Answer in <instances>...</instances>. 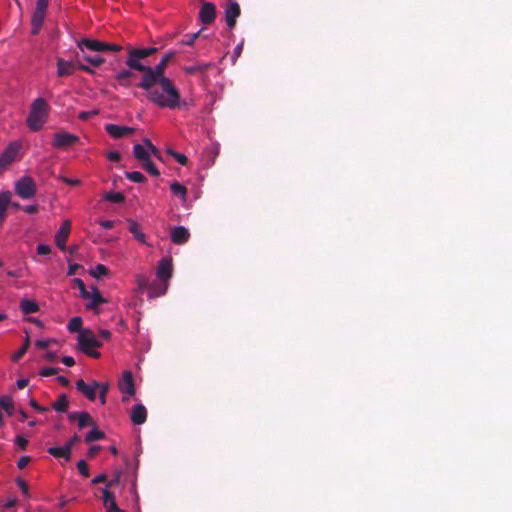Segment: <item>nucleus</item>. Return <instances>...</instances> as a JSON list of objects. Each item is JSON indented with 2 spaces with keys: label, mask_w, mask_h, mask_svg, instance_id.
<instances>
[{
  "label": "nucleus",
  "mask_w": 512,
  "mask_h": 512,
  "mask_svg": "<svg viewBox=\"0 0 512 512\" xmlns=\"http://www.w3.org/2000/svg\"><path fill=\"white\" fill-rule=\"evenodd\" d=\"M173 158L181 165H186L188 161L187 157L184 154L178 152L173 153Z\"/></svg>",
  "instance_id": "nucleus-55"
},
{
  "label": "nucleus",
  "mask_w": 512,
  "mask_h": 512,
  "mask_svg": "<svg viewBox=\"0 0 512 512\" xmlns=\"http://www.w3.org/2000/svg\"><path fill=\"white\" fill-rule=\"evenodd\" d=\"M133 155L139 162L148 160L150 158L149 150L142 144H135L133 146Z\"/></svg>",
  "instance_id": "nucleus-24"
},
{
  "label": "nucleus",
  "mask_w": 512,
  "mask_h": 512,
  "mask_svg": "<svg viewBox=\"0 0 512 512\" xmlns=\"http://www.w3.org/2000/svg\"><path fill=\"white\" fill-rule=\"evenodd\" d=\"M36 249L39 255H49L51 253L50 246L46 244H39Z\"/></svg>",
  "instance_id": "nucleus-48"
},
{
  "label": "nucleus",
  "mask_w": 512,
  "mask_h": 512,
  "mask_svg": "<svg viewBox=\"0 0 512 512\" xmlns=\"http://www.w3.org/2000/svg\"><path fill=\"white\" fill-rule=\"evenodd\" d=\"M171 241L177 245H183L188 242L190 233L187 228L183 226H176L171 230Z\"/></svg>",
  "instance_id": "nucleus-16"
},
{
  "label": "nucleus",
  "mask_w": 512,
  "mask_h": 512,
  "mask_svg": "<svg viewBox=\"0 0 512 512\" xmlns=\"http://www.w3.org/2000/svg\"><path fill=\"white\" fill-rule=\"evenodd\" d=\"M16 482H17L18 487H19V488L21 489V491L23 492V494H24L25 496H28V495H29V488H28L27 483H26L24 480L20 479V478H18V479L16 480Z\"/></svg>",
  "instance_id": "nucleus-50"
},
{
  "label": "nucleus",
  "mask_w": 512,
  "mask_h": 512,
  "mask_svg": "<svg viewBox=\"0 0 512 512\" xmlns=\"http://www.w3.org/2000/svg\"><path fill=\"white\" fill-rule=\"evenodd\" d=\"M119 389L121 392L133 396L135 394L133 375L130 371H125L119 382Z\"/></svg>",
  "instance_id": "nucleus-18"
},
{
  "label": "nucleus",
  "mask_w": 512,
  "mask_h": 512,
  "mask_svg": "<svg viewBox=\"0 0 512 512\" xmlns=\"http://www.w3.org/2000/svg\"><path fill=\"white\" fill-rule=\"evenodd\" d=\"M147 149L149 150L150 156L153 155L155 158L162 160L160 151L154 145H151V147Z\"/></svg>",
  "instance_id": "nucleus-59"
},
{
  "label": "nucleus",
  "mask_w": 512,
  "mask_h": 512,
  "mask_svg": "<svg viewBox=\"0 0 512 512\" xmlns=\"http://www.w3.org/2000/svg\"><path fill=\"white\" fill-rule=\"evenodd\" d=\"M77 469L82 476L89 477V468L85 460H79L77 462Z\"/></svg>",
  "instance_id": "nucleus-43"
},
{
  "label": "nucleus",
  "mask_w": 512,
  "mask_h": 512,
  "mask_svg": "<svg viewBox=\"0 0 512 512\" xmlns=\"http://www.w3.org/2000/svg\"><path fill=\"white\" fill-rule=\"evenodd\" d=\"M133 73L130 70H122L115 76L116 80L121 86L127 87L130 84V78Z\"/></svg>",
  "instance_id": "nucleus-30"
},
{
  "label": "nucleus",
  "mask_w": 512,
  "mask_h": 512,
  "mask_svg": "<svg viewBox=\"0 0 512 512\" xmlns=\"http://www.w3.org/2000/svg\"><path fill=\"white\" fill-rule=\"evenodd\" d=\"M109 272L108 268L103 265V264H98L96 265V267L94 268V270H92L91 274L93 277L95 278H100L102 276H105L107 275Z\"/></svg>",
  "instance_id": "nucleus-40"
},
{
  "label": "nucleus",
  "mask_w": 512,
  "mask_h": 512,
  "mask_svg": "<svg viewBox=\"0 0 512 512\" xmlns=\"http://www.w3.org/2000/svg\"><path fill=\"white\" fill-rule=\"evenodd\" d=\"M121 50H122V46L121 45L114 44V43H106L105 42L104 51L119 52Z\"/></svg>",
  "instance_id": "nucleus-49"
},
{
  "label": "nucleus",
  "mask_w": 512,
  "mask_h": 512,
  "mask_svg": "<svg viewBox=\"0 0 512 512\" xmlns=\"http://www.w3.org/2000/svg\"><path fill=\"white\" fill-rule=\"evenodd\" d=\"M61 180H62V182H64L67 185H70V186H76V185L80 184V180L79 179H70V178H67V177H62Z\"/></svg>",
  "instance_id": "nucleus-62"
},
{
  "label": "nucleus",
  "mask_w": 512,
  "mask_h": 512,
  "mask_svg": "<svg viewBox=\"0 0 512 512\" xmlns=\"http://www.w3.org/2000/svg\"><path fill=\"white\" fill-rule=\"evenodd\" d=\"M98 386H100V383L96 381H93L91 385L86 384L82 379H79L76 382L77 390L85 395L90 401H94L96 399Z\"/></svg>",
  "instance_id": "nucleus-13"
},
{
  "label": "nucleus",
  "mask_w": 512,
  "mask_h": 512,
  "mask_svg": "<svg viewBox=\"0 0 512 512\" xmlns=\"http://www.w3.org/2000/svg\"><path fill=\"white\" fill-rule=\"evenodd\" d=\"M97 111H82L79 113L78 118L81 120H87L91 116L96 115Z\"/></svg>",
  "instance_id": "nucleus-58"
},
{
  "label": "nucleus",
  "mask_w": 512,
  "mask_h": 512,
  "mask_svg": "<svg viewBox=\"0 0 512 512\" xmlns=\"http://www.w3.org/2000/svg\"><path fill=\"white\" fill-rule=\"evenodd\" d=\"M61 362L64 365L69 366V367H71V366H73L75 364V360L71 356H64V357H62Z\"/></svg>",
  "instance_id": "nucleus-63"
},
{
  "label": "nucleus",
  "mask_w": 512,
  "mask_h": 512,
  "mask_svg": "<svg viewBox=\"0 0 512 512\" xmlns=\"http://www.w3.org/2000/svg\"><path fill=\"white\" fill-rule=\"evenodd\" d=\"M48 453L55 458H65L66 460H69L71 457L69 447L65 445L63 447H50Z\"/></svg>",
  "instance_id": "nucleus-23"
},
{
  "label": "nucleus",
  "mask_w": 512,
  "mask_h": 512,
  "mask_svg": "<svg viewBox=\"0 0 512 512\" xmlns=\"http://www.w3.org/2000/svg\"><path fill=\"white\" fill-rule=\"evenodd\" d=\"M73 282H74L75 286L79 289L80 296L83 299H89L90 294L88 293L89 290L86 288L85 283L80 278H75L73 280Z\"/></svg>",
  "instance_id": "nucleus-37"
},
{
  "label": "nucleus",
  "mask_w": 512,
  "mask_h": 512,
  "mask_svg": "<svg viewBox=\"0 0 512 512\" xmlns=\"http://www.w3.org/2000/svg\"><path fill=\"white\" fill-rule=\"evenodd\" d=\"M54 340L52 339H40L35 341V346L39 349L47 348Z\"/></svg>",
  "instance_id": "nucleus-47"
},
{
  "label": "nucleus",
  "mask_w": 512,
  "mask_h": 512,
  "mask_svg": "<svg viewBox=\"0 0 512 512\" xmlns=\"http://www.w3.org/2000/svg\"><path fill=\"white\" fill-rule=\"evenodd\" d=\"M157 51L158 49L156 47L130 48L128 50L126 65L129 69L144 73L148 66L143 65L140 60L155 54Z\"/></svg>",
  "instance_id": "nucleus-4"
},
{
  "label": "nucleus",
  "mask_w": 512,
  "mask_h": 512,
  "mask_svg": "<svg viewBox=\"0 0 512 512\" xmlns=\"http://www.w3.org/2000/svg\"><path fill=\"white\" fill-rule=\"evenodd\" d=\"M30 406L33 407L38 412H46L48 409L38 404V402L34 399L30 401Z\"/></svg>",
  "instance_id": "nucleus-60"
},
{
  "label": "nucleus",
  "mask_w": 512,
  "mask_h": 512,
  "mask_svg": "<svg viewBox=\"0 0 512 512\" xmlns=\"http://www.w3.org/2000/svg\"><path fill=\"white\" fill-rule=\"evenodd\" d=\"M100 226L103 227L104 229H112L114 227V222L111 221V220H102L100 221Z\"/></svg>",
  "instance_id": "nucleus-64"
},
{
  "label": "nucleus",
  "mask_w": 512,
  "mask_h": 512,
  "mask_svg": "<svg viewBox=\"0 0 512 512\" xmlns=\"http://www.w3.org/2000/svg\"><path fill=\"white\" fill-rule=\"evenodd\" d=\"M76 69V65L73 62L66 61L62 58L57 60V76L65 77L73 75Z\"/></svg>",
  "instance_id": "nucleus-21"
},
{
  "label": "nucleus",
  "mask_w": 512,
  "mask_h": 512,
  "mask_svg": "<svg viewBox=\"0 0 512 512\" xmlns=\"http://www.w3.org/2000/svg\"><path fill=\"white\" fill-rule=\"evenodd\" d=\"M106 156H107V159L112 162H118L121 159V155L117 151H110L109 153H107Z\"/></svg>",
  "instance_id": "nucleus-54"
},
{
  "label": "nucleus",
  "mask_w": 512,
  "mask_h": 512,
  "mask_svg": "<svg viewBox=\"0 0 512 512\" xmlns=\"http://www.w3.org/2000/svg\"><path fill=\"white\" fill-rule=\"evenodd\" d=\"M57 372H58L57 368L45 367V368L41 369L39 374L43 377H48V376L57 374Z\"/></svg>",
  "instance_id": "nucleus-46"
},
{
  "label": "nucleus",
  "mask_w": 512,
  "mask_h": 512,
  "mask_svg": "<svg viewBox=\"0 0 512 512\" xmlns=\"http://www.w3.org/2000/svg\"><path fill=\"white\" fill-rule=\"evenodd\" d=\"M107 481V475L106 474H99L95 478L92 479V484H99V483H105Z\"/></svg>",
  "instance_id": "nucleus-61"
},
{
  "label": "nucleus",
  "mask_w": 512,
  "mask_h": 512,
  "mask_svg": "<svg viewBox=\"0 0 512 512\" xmlns=\"http://www.w3.org/2000/svg\"><path fill=\"white\" fill-rule=\"evenodd\" d=\"M82 323H83V320L81 317L79 316H76V317H73L70 319L68 325H67V329L70 331V332H78V334L80 333V331H82Z\"/></svg>",
  "instance_id": "nucleus-32"
},
{
  "label": "nucleus",
  "mask_w": 512,
  "mask_h": 512,
  "mask_svg": "<svg viewBox=\"0 0 512 512\" xmlns=\"http://www.w3.org/2000/svg\"><path fill=\"white\" fill-rule=\"evenodd\" d=\"M78 47L81 52H85L84 48L94 52H104L105 42L83 38L78 42Z\"/></svg>",
  "instance_id": "nucleus-17"
},
{
  "label": "nucleus",
  "mask_w": 512,
  "mask_h": 512,
  "mask_svg": "<svg viewBox=\"0 0 512 512\" xmlns=\"http://www.w3.org/2000/svg\"><path fill=\"white\" fill-rule=\"evenodd\" d=\"M79 429H84L88 426H95V422L88 412H79L77 419Z\"/></svg>",
  "instance_id": "nucleus-28"
},
{
  "label": "nucleus",
  "mask_w": 512,
  "mask_h": 512,
  "mask_svg": "<svg viewBox=\"0 0 512 512\" xmlns=\"http://www.w3.org/2000/svg\"><path fill=\"white\" fill-rule=\"evenodd\" d=\"M104 507L106 509V512H121V510L116 504V501H111L107 504H104Z\"/></svg>",
  "instance_id": "nucleus-51"
},
{
  "label": "nucleus",
  "mask_w": 512,
  "mask_h": 512,
  "mask_svg": "<svg viewBox=\"0 0 512 512\" xmlns=\"http://www.w3.org/2000/svg\"><path fill=\"white\" fill-rule=\"evenodd\" d=\"M29 344H30L29 337H27L24 344L22 345V347H20V349L13 354L12 361L18 362L27 352Z\"/></svg>",
  "instance_id": "nucleus-38"
},
{
  "label": "nucleus",
  "mask_w": 512,
  "mask_h": 512,
  "mask_svg": "<svg viewBox=\"0 0 512 512\" xmlns=\"http://www.w3.org/2000/svg\"><path fill=\"white\" fill-rule=\"evenodd\" d=\"M241 10L237 2H230L225 9V21L230 29L236 26L237 18L240 16Z\"/></svg>",
  "instance_id": "nucleus-12"
},
{
  "label": "nucleus",
  "mask_w": 512,
  "mask_h": 512,
  "mask_svg": "<svg viewBox=\"0 0 512 512\" xmlns=\"http://www.w3.org/2000/svg\"><path fill=\"white\" fill-rule=\"evenodd\" d=\"M129 231L134 235V237L142 244L146 243V236L144 233L140 231V226L135 221H129Z\"/></svg>",
  "instance_id": "nucleus-29"
},
{
  "label": "nucleus",
  "mask_w": 512,
  "mask_h": 512,
  "mask_svg": "<svg viewBox=\"0 0 512 512\" xmlns=\"http://www.w3.org/2000/svg\"><path fill=\"white\" fill-rule=\"evenodd\" d=\"M216 18V7L212 2H204L199 11V19L205 24L209 25L214 22Z\"/></svg>",
  "instance_id": "nucleus-10"
},
{
  "label": "nucleus",
  "mask_w": 512,
  "mask_h": 512,
  "mask_svg": "<svg viewBox=\"0 0 512 512\" xmlns=\"http://www.w3.org/2000/svg\"><path fill=\"white\" fill-rule=\"evenodd\" d=\"M200 36V31L194 34H186L183 39L181 40V43L183 45L191 46L194 44L195 40Z\"/></svg>",
  "instance_id": "nucleus-41"
},
{
  "label": "nucleus",
  "mask_w": 512,
  "mask_h": 512,
  "mask_svg": "<svg viewBox=\"0 0 512 512\" xmlns=\"http://www.w3.org/2000/svg\"><path fill=\"white\" fill-rule=\"evenodd\" d=\"M48 8V0H37L36 7L32 15L31 25H32V34L36 35L40 29L42 28L46 11Z\"/></svg>",
  "instance_id": "nucleus-5"
},
{
  "label": "nucleus",
  "mask_w": 512,
  "mask_h": 512,
  "mask_svg": "<svg viewBox=\"0 0 512 512\" xmlns=\"http://www.w3.org/2000/svg\"><path fill=\"white\" fill-rule=\"evenodd\" d=\"M104 199L111 203H122L125 200V196L121 192H108L105 194Z\"/></svg>",
  "instance_id": "nucleus-35"
},
{
  "label": "nucleus",
  "mask_w": 512,
  "mask_h": 512,
  "mask_svg": "<svg viewBox=\"0 0 512 512\" xmlns=\"http://www.w3.org/2000/svg\"><path fill=\"white\" fill-rule=\"evenodd\" d=\"M11 204V193L9 191L0 193V210H7Z\"/></svg>",
  "instance_id": "nucleus-39"
},
{
  "label": "nucleus",
  "mask_w": 512,
  "mask_h": 512,
  "mask_svg": "<svg viewBox=\"0 0 512 512\" xmlns=\"http://www.w3.org/2000/svg\"><path fill=\"white\" fill-rule=\"evenodd\" d=\"M71 231V222L69 220H65L57 233L55 234V243L58 248L62 251L66 249V242L69 237Z\"/></svg>",
  "instance_id": "nucleus-11"
},
{
  "label": "nucleus",
  "mask_w": 512,
  "mask_h": 512,
  "mask_svg": "<svg viewBox=\"0 0 512 512\" xmlns=\"http://www.w3.org/2000/svg\"><path fill=\"white\" fill-rule=\"evenodd\" d=\"M30 461L31 458L29 456H22L17 462V467L19 469H24L29 464Z\"/></svg>",
  "instance_id": "nucleus-52"
},
{
  "label": "nucleus",
  "mask_w": 512,
  "mask_h": 512,
  "mask_svg": "<svg viewBox=\"0 0 512 512\" xmlns=\"http://www.w3.org/2000/svg\"><path fill=\"white\" fill-rule=\"evenodd\" d=\"M141 167L147 172L149 173L150 175L152 176H159L160 175V172L158 170V168L154 165V163L151 161V158H149L148 160H144L141 162Z\"/></svg>",
  "instance_id": "nucleus-33"
},
{
  "label": "nucleus",
  "mask_w": 512,
  "mask_h": 512,
  "mask_svg": "<svg viewBox=\"0 0 512 512\" xmlns=\"http://www.w3.org/2000/svg\"><path fill=\"white\" fill-rule=\"evenodd\" d=\"M15 192L22 199H30L36 193V185L34 180L29 176L20 178L15 183Z\"/></svg>",
  "instance_id": "nucleus-6"
},
{
  "label": "nucleus",
  "mask_w": 512,
  "mask_h": 512,
  "mask_svg": "<svg viewBox=\"0 0 512 512\" xmlns=\"http://www.w3.org/2000/svg\"><path fill=\"white\" fill-rule=\"evenodd\" d=\"M137 284L141 290L147 289L149 297L155 298L162 296L166 293L167 285L150 284L148 278L145 276L137 277Z\"/></svg>",
  "instance_id": "nucleus-9"
},
{
  "label": "nucleus",
  "mask_w": 512,
  "mask_h": 512,
  "mask_svg": "<svg viewBox=\"0 0 512 512\" xmlns=\"http://www.w3.org/2000/svg\"><path fill=\"white\" fill-rule=\"evenodd\" d=\"M79 349L86 355L92 358H99L101 354L96 351L97 348L102 346V343L97 340L95 334L90 329L80 331L77 337Z\"/></svg>",
  "instance_id": "nucleus-3"
},
{
  "label": "nucleus",
  "mask_w": 512,
  "mask_h": 512,
  "mask_svg": "<svg viewBox=\"0 0 512 512\" xmlns=\"http://www.w3.org/2000/svg\"><path fill=\"white\" fill-rule=\"evenodd\" d=\"M93 429L90 430L86 435H85V438H84V441L85 443L87 444H90L92 442H95V441H99V440H102L105 438V434L104 432H102L101 430H99L96 425L95 426H92Z\"/></svg>",
  "instance_id": "nucleus-25"
},
{
  "label": "nucleus",
  "mask_w": 512,
  "mask_h": 512,
  "mask_svg": "<svg viewBox=\"0 0 512 512\" xmlns=\"http://www.w3.org/2000/svg\"><path fill=\"white\" fill-rule=\"evenodd\" d=\"M81 53H82L83 60L88 62L90 65H92L94 67H99L105 61L104 58H102L100 56H91V55L87 54L86 52H81Z\"/></svg>",
  "instance_id": "nucleus-34"
},
{
  "label": "nucleus",
  "mask_w": 512,
  "mask_h": 512,
  "mask_svg": "<svg viewBox=\"0 0 512 512\" xmlns=\"http://www.w3.org/2000/svg\"><path fill=\"white\" fill-rule=\"evenodd\" d=\"M122 472L120 470L115 471L112 479L107 482V487L113 488L119 485L121 480Z\"/></svg>",
  "instance_id": "nucleus-42"
},
{
  "label": "nucleus",
  "mask_w": 512,
  "mask_h": 512,
  "mask_svg": "<svg viewBox=\"0 0 512 512\" xmlns=\"http://www.w3.org/2000/svg\"><path fill=\"white\" fill-rule=\"evenodd\" d=\"M80 440V437L75 434L74 436H72L66 443H65V446L66 447H69V450L70 452H72V448L73 446Z\"/></svg>",
  "instance_id": "nucleus-56"
},
{
  "label": "nucleus",
  "mask_w": 512,
  "mask_h": 512,
  "mask_svg": "<svg viewBox=\"0 0 512 512\" xmlns=\"http://www.w3.org/2000/svg\"><path fill=\"white\" fill-rule=\"evenodd\" d=\"M105 131L113 138L118 139L134 132V128L119 126L116 124H106Z\"/></svg>",
  "instance_id": "nucleus-15"
},
{
  "label": "nucleus",
  "mask_w": 512,
  "mask_h": 512,
  "mask_svg": "<svg viewBox=\"0 0 512 512\" xmlns=\"http://www.w3.org/2000/svg\"><path fill=\"white\" fill-rule=\"evenodd\" d=\"M21 144L18 142H11L4 151L0 154V172L7 169L17 158Z\"/></svg>",
  "instance_id": "nucleus-7"
},
{
  "label": "nucleus",
  "mask_w": 512,
  "mask_h": 512,
  "mask_svg": "<svg viewBox=\"0 0 512 512\" xmlns=\"http://www.w3.org/2000/svg\"><path fill=\"white\" fill-rule=\"evenodd\" d=\"M69 407V401L66 394L59 395L58 399L52 404V408L57 412H66Z\"/></svg>",
  "instance_id": "nucleus-27"
},
{
  "label": "nucleus",
  "mask_w": 512,
  "mask_h": 512,
  "mask_svg": "<svg viewBox=\"0 0 512 512\" xmlns=\"http://www.w3.org/2000/svg\"><path fill=\"white\" fill-rule=\"evenodd\" d=\"M172 270V260L170 258H163L160 260L157 268V277L161 281L167 282L172 277Z\"/></svg>",
  "instance_id": "nucleus-14"
},
{
  "label": "nucleus",
  "mask_w": 512,
  "mask_h": 512,
  "mask_svg": "<svg viewBox=\"0 0 512 512\" xmlns=\"http://www.w3.org/2000/svg\"><path fill=\"white\" fill-rule=\"evenodd\" d=\"M80 138L77 135L68 132H57L53 136L52 146L58 149H67L76 143Z\"/></svg>",
  "instance_id": "nucleus-8"
},
{
  "label": "nucleus",
  "mask_w": 512,
  "mask_h": 512,
  "mask_svg": "<svg viewBox=\"0 0 512 512\" xmlns=\"http://www.w3.org/2000/svg\"><path fill=\"white\" fill-rule=\"evenodd\" d=\"M97 390H99V397H100L101 403L105 404V402H106V394H107V391H108V385L105 384V383H100V386H98Z\"/></svg>",
  "instance_id": "nucleus-44"
},
{
  "label": "nucleus",
  "mask_w": 512,
  "mask_h": 512,
  "mask_svg": "<svg viewBox=\"0 0 512 512\" xmlns=\"http://www.w3.org/2000/svg\"><path fill=\"white\" fill-rule=\"evenodd\" d=\"M0 410H4L8 416L15 412L14 402L11 396L3 395L0 397Z\"/></svg>",
  "instance_id": "nucleus-22"
},
{
  "label": "nucleus",
  "mask_w": 512,
  "mask_h": 512,
  "mask_svg": "<svg viewBox=\"0 0 512 512\" xmlns=\"http://www.w3.org/2000/svg\"><path fill=\"white\" fill-rule=\"evenodd\" d=\"M125 177L128 180L135 182V183H144L147 180L146 177L141 172H138V171L126 172Z\"/></svg>",
  "instance_id": "nucleus-36"
},
{
  "label": "nucleus",
  "mask_w": 512,
  "mask_h": 512,
  "mask_svg": "<svg viewBox=\"0 0 512 512\" xmlns=\"http://www.w3.org/2000/svg\"><path fill=\"white\" fill-rule=\"evenodd\" d=\"M20 309L24 314H32L39 310V305L32 300L23 299L20 302Z\"/></svg>",
  "instance_id": "nucleus-26"
},
{
  "label": "nucleus",
  "mask_w": 512,
  "mask_h": 512,
  "mask_svg": "<svg viewBox=\"0 0 512 512\" xmlns=\"http://www.w3.org/2000/svg\"><path fill=\"white\" fill-rule=\"evenodd\" d=\"M101 447L99 445H93L88 449L87 455L90 458L95 457L100 451Z\"/></svg>",
  "instance_id": "nucleus-57"
},
{
  "label": "nucleus",
  "mask_w": 512,
  "mask_h": 512,
  "mask_svg": "<svg viewBox=\"0 0 512 512\" xmlns=\"http://www.w3.org/2000/svg\"><path fill=\"white\" fill-rule=\"evenodd\" d=\"M15 442L18 445V447L22 450L26 449V447L28 445V441L20 435L16 436Z\"/></svg>",
  "instance_id": "nucleus-53"
},
{
  "label": "nucleus",
  "mask_w": 512,
  "mask_h": 512,
  "mask_svg": "<svg viewBox=\"0 0 512 512\" xmlns=\"http://www.w3.org/2000/svg\"><path fill=\"white\" fill-rule=\"evenodd\" d=\"M147 420V410L143 404H136L131 411V421L135 425L144 424Z\"/></svg>",
  "instance_id": "nucleus-20"
},
{
  "label": "nucleus",
  "mask_w": 512,
  "mask_h": 512,
  "mask_svg": "<svg viewBox=\"0 0 512 512\" xmlns=\"http://www.w3.org/2000/svg\"><path fill=\"white\" fill-rule=\"evenodd\" d=\"M49 115V105L44 98H36L31 106L26 120L27 126L31 131H39L47 122Z\"/></svg>",
  "instance_id": "nucleus-2"
},
{
  "label": "nucleus",
  "mask_w": 512,
  "mask_h": 512,
  "mask_svg": "<svg viewBox=\"0 0 512 512\" xmlns=\"http://www.w3.org/2000/svg\"><path fill=\"white\" fill-rule=\"evenodd\" d=\"M88 293L90 294V298L86 299L88 301L85 305L86 309L96 310L99 305L106 302V300L102 297L101 293L95 286H91Z\"/></svg>",
  "instance_id": "nucleus-19"
},
{
  "label": "nucleus",
  "mask_w": 512,
  "mask_h": 512,
  "mask_svg": "<svg viewBox=\"0 0 512 512\" xmlns=\"http://www.w3.org/2000/svg\"><path fill=\"white\" fill-rule=\"evenodd\" d=\"M175 55L174 51L165 53L155 67H147L137 84V87L146 91L147 99L160 108L180 107V93L173 82L165 76L167 65Z\"/></svg>",
  "instance_id": "nucleus-1"
},
{
  "label": "nucleus",
  "mask_w": 512,
  "mask_h": 512,
  "mask_svg": "<svg viewBox=\"0 0 512 512\" xmlns=\"http://www.w3.org/2000/svg\"><path fill=\"white\" fill-rule=\"evenodd\" d=\"M110 487L103 489V503L107 504L111 501H115V495L109 490Z\"/></svg>",
  "instance_id": "nucleus-45"
},
{
  "label": "nucleus",
  "mask_w": 512,
  "mask_h": 512,
  "mask_svg": "<svg viewBox=\"0 0 512 512\" xmlns=\"http://www.w3.org/2000/svg\"><path fill=\"white\" fill-rule=\"evenodd\" d=\"M170 189L175 196L180 197L182 200H186L187 189L185 186L178 182H173L170 185Z\"/></svg>",
  "instance_id": "nucleus-31"
}]
</instances>
